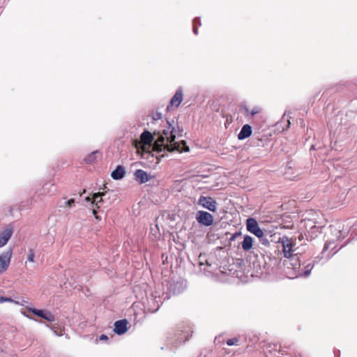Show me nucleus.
<instances>
[{"mask_svg": "<svg viewBox=\"0 0 357 357\" xmlns=\"http://www.w3.org/2000/svg\"><path fill=\"white\" fill-rule=\"evenodd\" d=\"M98 155H100L99 151H93L91 153H90L89 155H88L85 158L84 160H85L86 163H89V164L92 163V162H93L96 160V158H97Z\"/></svg>", "mask_w": 357, "mask_h": 357, "instance_id": "nucleus-20", "label": "nucleus"}, {"mask_svg": "<svg viewBox=\"0 0 357 357\" xmlns=\"http://www.w3.org/2000/svg\"><path fill=\"white\" fill-rule=\"evenodd\" d=\"M289 113H287V112H285V113L284 114L283 116H282V121H287V128H288L291 124L290 123V121H289Z\"/></svg>", "mask_w": 357, "mask_h": 357, "instance_id": "nucleus-27", "label": "nucleus"}, {"mask_svg": "<svg viewBox=\"0 0 357 357\" xmlns=\"http://www.w3.org/2000/svg\"><path fill=\"white\" fill-rule=\"evenodd\" d=\"M12 253V249H9L0 255V274L3 273L9 267Z\"/></svg>", "mask_w": 357, "mask_h": 357, "instance_id": "nucleus-6", "label": "nucleus"}, {"mask_svg": "<svg viewBox=\"0 0 357 357\" xmlns=\"http://www.w3.org/2000/svg\"><path fill=\"white\" fill-rule=\"evenodd\" d=\"M53 187V184L50 185V186L47 187V184H45L42 189V195H48L52 192L51 188Z\"/></svg>", "mask_w": 357, "mask_h": 357, "instance_id": "nucleus-24", "label": "nucleus"}, {"mask_svg": "<svg viewBox=\"0 0 357 357\" xmlns=\"http://www.w3.org/2000/svg\"><path fill=\"white\" fill-rule=\"evenodd\" d=\"M34 257H35V255H34L33 250V249H30L29 250L27 260L29 261H30V262H33L34 261Z\"/></svg>", "mask_w": 357, "mask_h": 357, "instance_id": "nucleus-26", "label": "nucleus"}, {"mask_svg": "<svg viewBox=\"0 0 357 357\" xmlns=\"http://www.w3.org/2000/svg\"><path fill=\"white\" fill-rule=\"evenodd\" d=\"M158 116V163H159L160 158L165 155L160 154L162 151L172 152L176 151L178 152H186L189 151L188 146L183 140L175 142L176 137L181 136L180 132L175 127L174 121L170 122L167 119H163L160 113L157 114Z\"/></svg>", "mask_w": 357, "mask_h": 357, "instance_id": "nucleus-1", "label": "nucleus"}, {"mask_svg": "<svg viewBox=\"0 0 357 357\" xmlns=\"http://www.w3.org/2000/svg\"><path fill=\"white\" fill-rule=\"evenodd\" d=\"M279 242L282 243V251L285 257L283 264L287 277L294 279L298 277L308 276L317 261L308 262L305 265L303 264L302 267L301 259L298 255V252H296L297 248H295L296 244L293 239L284 236L280 238Z\"/></svg>", "mask_w": 357, "mask_h": 357, "instance_id": "nucleus-2", "label": "nucleus"}, {"mask_svg": "<svg viewBox=\"0 0 357 357\" xmlns=\"http://www.w3.org/2000/svg\"><path fill=\"white\" fill-rule=\"evenodd\" d=\"M247 230L258 238H261L264 231L259 227L258 222L255 218H249L246 220Z\"/></svg>", "mask_w": 357, "mask_h": 357, "instance_id": "nucleus-5", "label": "nucleus"}, {"mask_svg": "<svg viewBox=\"0 0 357 357\" xmlns=\"http://www.w3.org/2000/svg\"><path fill=\"white\" fill-rule=\"evenodd\" d=\"M104 195V192L95 193L93 196V203L96 202V205H98L99 202L102 201V196Z\"/></svg>", "mask_w": 357, "mask_h": 357, "instance_id": "nucleus-21", "label": "nucleus"}, {"mask_svg": "<svg viewBox=\"0 0 357 357\" xmlns=\"http://www.w3.org/2000/svg\"><path fill=\"white\" fill-rule=\"evenodd\" d=\"M239 337H234L227 340L226 343L228 346L238 345L239 343Z\"/></svg>", "mask_w": 357, "mask_h": 357, "instance_id": "nucleus-23", "label": "nucleus"}, {"mask_svg": "<svg viewBox=\"0 0 357 357\" xmlns=\"http://www.w3.org/2000/svg\"><path fill=\"white\" fill-rule=\"evenodd\" d=\"M278 345L276 344L266 342L263 346V351L264 354L268 356L267 353H271L272 350H277Z\"/></svg>", "mask_w": 357, "mask_h": 357, "instance_id": "nucleus-19", "label": "nucleus"}, {"mask_svg": "<svg viewBox=\"0 0 357 357\" xmlns=\"http://www.w3.org/2000/svg\"><path fill=\"white\" fill-rule=\"evenodd\" d=\"M93 214L95 215L96 219H99V217L96 215V211L93 209Z\"/></svg>", "mask_w": 357, "mask_h": 357, "instance_id": "nucleus-32", "label": "nucleus"}, {"mask_svg": "<svg viewBox=\"0 0 357 357\" xmlns=\"http://www.w3.org/2000/svg\"><path fill=\"white\" fill-rule=\"evenodd\" d=\"M153 140V135L149 131H144L141 135V141L137 142H135V146L137 149L138 153H141V156L143 159L149 160L150 162L153 161L154 154L153 151L156 150L155 144L152 147L151 142Z\"/></svg>", "mask_w": 357, "mask_h": 357, "instance_id": "nucleus-3", "label": "nucleus"}, {"mask_svg": "<svg viewBox=\"0 0 357 357\" xmlns=\"http://www.w3.org/2000/svg\"><path fill=\"white\" fill-rule=\"evenodd\" d=\"M75 204V200L73 199H69L67 202H66V206L70 207Z\"/></svg>", "mask_w": 357, "mask_h": 357, "instance_id": "nucleus-29", "label": "nucleus"}, {"mask_svg": "<svg viewBox=\"0 0 357 357\" xmlns=\"http://www.w3.org/2000/svg\"><path fill=\"white\" fill-rule=\"evenodd\" d=\"M251 135L252 127L248 124H245L242 127L240 132L238 133V139L240 140H243L249 137Z\"/></svg>", "mask_w": 357, "mask_h": 357, "instance_id": "nucleus-16", "label": "nucleus"}, {"mask_svg": "<svg viewBox=\"0 0 357 357\" xmlns=\"http://www.w3.org/2000/svg\"><path fill=\"white\" fill-rule=\"evenodd\" d=\"M4 302H13V300L10 298L8 297H0V303H4Z\"/></svg>", "mask_w": 357, "mask_h": 357, "instance_id": "nucleus-28", "label": "nucleus"}, {"mask_svg": "<svg viewBox=\"0 0 357 357\" xmlns=\"http://www.w3.org/2000/svg\"><path fill=\"white\" fill-rule=\"evenodd\" d=\"M28 310L35 315L41 317L48 321L52 322L55 319L54 314H52V313L48 310H38L34 307H29L28 308Z\"/></svg>", "mask_w": 357, "mask_h": 357, "instance_id": "nucleus-11", "label": "nucleus"}, {"mask_svg": "<svg viewBox=\"0 0 357 357\" xmlns=\"http://www.w3.org/2000/svg\"><path fill=\"white\" fill-rule=\"evenodd\" d=\"M197 221L204 226H211L213 222V217L208 212L204 211H199L196 215Z\"/></svg>", "mask_w": 357, "mask_h": 357, "instance_id": "nucleus-8", "label": "nucleus"}, {"mask_svg": "<svg viewBox=\"0 0 357 357\" xmlns=\"http://www.w3.org/2000/svg\"><path fill=\"white\" fill-rule=\"evenodd\" d=\"M127 324L128 321L126 319L116 321L114 323V332L117 335L124 334L128 331Z\"/></svg>", "mask_w": 357, "mask_h": 357, "instance_id": "nucleus-14", "label": "nucleus"}, {"mask_svg": "<svg viewBox=\"0 0 357 357\" xmlns=\"http://www.w3.org/2000/svg\"><path fill=\"white\" fill-rule=\"evenodd\" d=\"M153 228H151V232H153Z\"/></svg>", "mask_w": 357, "mask_h": 357, "instance_id": "nucleus-33", "label": "nucleus"}, {"mask_svg": "<svg viewBox=\"0 0 357 357\" xmlns=\"http://www.w3.org/2000/svg\"><path fill=\"white\" fill-rule=\"evenodd\" d=\"M187 287L185 280H179L172 282L169 288V292L173 294H179L182 293Z\"/></svg>", "mask_w": 357, "mask_h": 357, "instance_id": "nucleus-12", "label": "nucleus"}, {"mask_svg": "<svg viewBox=\"0 0 357 357\" xmlns=\"http://www.w3.org/2000/svg\"><path fill=\"white\" fill-rule=\"evenodd\" d=\"M13 233V230L10 227H8L0 233V248L6 245L11 238Z\"/></svg>", "mask_w": 357, "mask_h": 357, "instance_id": "nucleus-15", "label": "nucleus"}, {"mask_svg": "<svg viewBox=\"0 0 357 357\" xmlns=\"http://www.w3.org/2000/svg\"><path fill=\"white\" fill-rule=\"evenodd\" d=\"M252 245L253 238L250 236L245 235L241 243L243 250L245 251H248L252 248Z\"/></svg>", "mask_w": 357, "mask_h": 357, "instance_id": "nucleus-18", "label": "nucleus"}, {"mask_svg": "<svg viewBox=\"0 0 357 357\" xmlns=\"http://www.w3.org/2000/svg\"><path fill=\"white\" fill-rule=\"evenodd\" d=\"M259 112V109L258 108H254L252 109L250 114H251V115L253 116Z\"/></svg>", "mask_w": 357, "mask_h": 357, "instance_id": "nucleus-30", "label": "nucleus"}, {"mask_svg": "<svg viewBox=\"0 0 357 357\" xmlns=\"http://www.w3.org/2000/svg\"><path fill=\"white\" fill-rule=\"evenodd\" d=\"M192 328L189 326L180 327L179 329L174 334V337H168L167 344H171L173 347H178L179 344L188 340L192 335Z\"/></svg>", "mask_w": 357, "mask_h": 357, "instance_id": "nucleus-4", "label": "nucleus"}, {"mask_svg": "<svg viewBox=\"0 0 357 357\" xmlns=\"http://www.w3.org/2000/svg\"><path fill=\"white\" fill-rule=\"evenodd\" d=\"M134 178L138 183L142 184L148 182L151 178V176L142 169H137L134 172Z\"/></svg>", "mask_w": 357, "mask_h": 357, "instance_id": "nucleus-13", "label": "nucleus"}, {"mask_svg": "<svg viewBox=\"0 0 357 357\" xmlns=\"http://www.w3.org/2000/svg\"><path fill=\"white\" fill-rule=\"evenodd\" d=\"M183 99V93L181 87H179L176 91L175 94L172 98L169 105L167 107V110H170L172 107L177 108L181 105Z\"/></svg>", "mask_w": 357, "mask_h": 357, "instance_id": "nucleus-9", "label": "nucleus"}, {"mask_svg": "<svg viewBox=\"0 0 357 357\" xmlns=\"http://www.w3.org/2000/svg\"><path fill=\"white\" fill-rule=\"evenodd\" d=\"M198 204L212 212L217 209V202L211 197L201 196Z\"/></svg>", "mask_w": 357, "mask_h": 357, "instance_id": "nucleus-7", "label": "nucleus"}, {"mask_svg": "<svg viewBox=\"0 0 357 357\" xmlns=\"http://www.w3.org/2000/svg\"><path fill=\"white\" fill-rule=\"evenodd\" d=\"M201 25L200 20L196 17L193 20V32L195 35L198 33V26Z\"/></svg>", "mask_w": 357, "mask_h": 357, "instance_id": "nucleus-22", "label": "nucleus"}, {"mask_svg": "<svg viewBox=\"0 0 357 357\" xmlns=\"http://www.w3.org/2000/svg\"><path fill=\"white\" fill-rule=\"evenodd\" d=\"M334 242L329 241L328 243H326L324 247V249L321 253V257H318L319 259L326 258L327 260L329 259L332 256H333L338 250H335V251L332 252L333 249L335 248V245H334Z\"/></svg>", "mask_w": 357, "mask_h": 357, "instance_id": "nucleus-10", "label": "nucleus"}, {"mask_svg": "<svg viewBox=\"0 0 357 357\" xmlns=\"http://www.w3.org/2000/svg\"><path fill=\"white\" fill-rule=\"evenodd\" d=\"M125 174V168L121 165H118L112 172L111 176L114 180H120L124 176Z\"/></svg>", "mask_w": 357, "mask_h": 357, "instance_id": "nucleus-17", "label": "nucleus"}, {"mask_svg": "<svg viewBox=\"0 0 357 357\" xmlns=\"http://www.w3.org/2000/svg\"><path fill=\"white\" fill-rule=\"evenodd\" d=\"M100 340H108V337L105 335V334H102L100 337H99Z\"/></svg>", "mask_w": 357, "mask_h": 357, "instance_id": "nucleus-31", "label": "nucleus"}, {"mask_svg": "<svg viewBox=\"0 0 357 357\" xmlns=\"http://www.w3.org/2000/svg\"><path fill=\"white\" fill-rule=\"evenodd\" d=\"M259 242L265 246H268L270 244L269 241L264 236V234H262L261 238H259Z\"/></svg>", "mask_w": 357, "mask_h": 357, "instance_id": "nucleus-25", "label": "nucleus"}]
</instances>
